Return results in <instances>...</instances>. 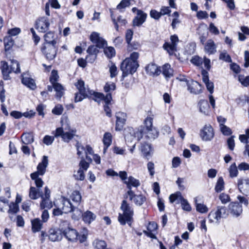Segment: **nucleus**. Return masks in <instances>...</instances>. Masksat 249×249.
<instances>
[{"label":"nucleus","instance_id":"a878e982","mask_svg":"<svg viewBox=\"0 0 249 249\" xmlns=\"http://www.w3.org/2000/svg\"><path fill=\"white\" fill-rule=\"evenodd\" d=\"M21 83L32 90L35 89L36 88L35 80L29 77L23 76L21 79Z\"/></svg>","mask_w":249,"mask_h":249},{"label":"nucleus","instance_id":"3c124183","mask_svg":"<svg viewBox=\"0 0 249 249\" xmlns=\"http://www.w3.org/2000/svg\"><path fill=\"white\" fill-rule=\"evenodd\" d=\"M59 76L57 73V71L55 70H53L51 72V75L50 77V82L53 85L55 83H57V81L58 79Z\"/></svg>","mask_w":249,"mask_h":249},{"label":"nucleus","instance_id":"de8ad7c7","mask_svg":"<svg viewBox=\"0 0 249 249\" xmlns=\"http://www.w3.org/2000/svg\"><path fill=\"white\" fill-rule=\"evenodd\" d=\"M93 244L96 249H106L107 248V244L104 240L96 239Z\"/></svg>","mask_w":249,"mask_h":249},{"label":"nucleus","instance_id":"a19ab883","mask_svg":"<svg viewBox=\"0 0 249 249\" xmlns=\"http://www.w3.org/2000/svg\"><path fill=\"white\" fill-rule=\"evenodd\" d=\"M42 201L40 203V208L44 209L46 208L51 209L53 207L52 202L50 200V198H44V196L41 197Z\"/></svg>","mask_w":249,"mask_h":249},{"label":"nucleus","instance_id":"052dcab7","mask_svg":"<svg viewBox=\"0 0 249 249\" xmlns=\"http://www.w3.org/2000/svg\"><path fill=\"white\" fill-rule=\"evenodd\" d=\"M219 199L222 204H225L231 201L230 196L225 193H221L219 196Z\"/></svg>","mask_w":249,"mask_h":249},{"label":"nucleus","instance_id":"a211bd4d","mask_svg":"<svg viewBox=\"0 0 249 249\" xmlns=\"http://www.w3.org/2000/svg\"><path fill=\"white\" fill-rule=\"evenodd\" d=\"M200 136L204 141H210L214 136L213 127L210 125H206L200 132Z\"/></svg>","mask_w":249,"mask_h":249},{"label":"nucleus","instance_id":"4be33fe9","mask_svg":"<svg viewBox=\"0 0 249 249\" xmlns=\"http://www.w3.org/2000/svg\"><path fill=\"white\" fill-rule=\"evenodd\" d=\"M116 130H121L123 129L126 120V114L123 112H119L116 114Z\"/></svg>","mask_w":249,"mask_h":249},{"label":"nucleus","instance_id":"412c9836","mask_svg":"<svg viewBox=\"0 0 249 249\" xmlns=\"http://www.w3.org/2000/svg\"><path fill=\"white\" fill-rule=\"evenodd\" d=\"M145 70L146 73L151 76H158L161 73L160 67L154 63H150L147 65L145 67Z\"/></svg>","mask_w":249,"mask_h":249},{"label":"nucleus","instance_id":"680f3d73","mask_svg":"<svg viewBox=\"0 0 249 249\" xmlns=\"http://www.w3.org/2000/svg\"><path fill=\"white\" fill-rule=\"evenodd\" d=\"M101 37L100 36V34L97 32H93L90 35V40L93 43L95 44Z\"/></svg>","mask_w":249,"mask_h":249},{"label":"nucleus","instance_id":"09e8293b","mask_svg":"<svg viewBox=\"0 0 249 249\" xmlns=\"http://www.w3.org/2000/svg\"><path fill=\"white\" fill-rule=\"evenodd\" d=\"M183 196L180 192H177L175 194H171L169 196L170 202L172 203L174 202L176 200H178L179 202L181 200V197Z\"/></svg>","mask_w":249,"mask_h":249},{"label":"nucleus","instance_id":"ddd939ff","mask_svg":"<svg viewBox=\"0 0 249 249\" xmlns=\"http://www.w3.org/2000/svg\"><path fill=\"white\" fill-rule=\"evenodd\" d=\"M49 164L48 157L43 156L41 161L37 166V171L32 174H36L37 175L42 176L46 171V168Z\"/></svg>","mask_w":249,"mask_h":249},{"label":"nucleus","instance_id":"9d476101","mask_svg":"<svg viewBox=\"0 0 249 249\" xmlns=\"http://www.w3.org/2000/svg\"><path fill=\"white\" fill-rule=\"evenodd\" d=\"M124 183L126 185V187L128 189L126 194L130 195L131 196L133 195L134 192L132 190V188H137L141 185L139 180L134 178L132 176H129L128 178L127 181H124Z\"/></svg>","mask_w":249,"mask_h":249},{"label":"nucleus","instance_id":"e433bc0d","mask_svg":"<svg viewBox=\"0 0 249 249\" xmlns=\"http://www.w3.org/2000/svg\"><path fill=\"white\" fill-rule=\"evenodd\" d=\"M21 141L25 144H28L34 142L33 135L31 133H23L21 137Z\"/></svg>","mask_w":249,"mask_h":249},{"label":"nucleus","instance_id":"f8f14e48","mask_svg":"<svg viewBox=\"0 0 249 249\" xmlns=\"http://www.w3.org/2000/svg\"><path fill=\"white\" fill-rule=\"evenodd\" d=\"M49 239L52 242L59 241L62 239V228L61 229H51L49 231Z\"/></svg>","mask_w":249,"mask_h":249},{"label":"nucleus","instance_id":"72a5a7b5","mask_svg":"<svg viewBox=\"0 0 249 249\" xmlns=\"http://www.w3.org/2000/svg\"><path fill=\"white\" fill-rule=\"evenodd\" d=\"M75 86L78 89L79 92L82 94L88 93L89 89H86L85 85V82L81 79L78 80V81L74 84Z\"/></svg>","mask_w":249,"mask_h":249},{"label":"nucleus","instance_id":"69168bd1","mask_svg":"<svg viewBox=\"0 0 249 249\" xmlns=\"http://www.w3.org/2000/svg\"><path fill=\"white\" fill-rule=\"evenodd\" d=\"M234 136H231L227 140V142L229 149L231 151L233 150L235 147V142L234 140Z\"/></svg>","mask_w":249,"mask_h":249},{"label":"nucleus","instance_id":"dca6fc26","mask_svg":"<svg viewBox=\"0 0 249 249\" xmlns=\"http://www.w3.org/2000/svg\"><path fill=\"white\" fill-rule=\"evenodd\" d=\"M129 197V199L130 201H133L134 203L137 206H142L146 201V197L142 194L137 195L133 192V194L131 196L130 195L125 194L124 196L125 198H127Z\"/></svg>","mask_w":249,"mask_h":249},{"label":"nucleus","instance_id":"7ed1b4c3","mask_svg":"<svg viewBox=\"0 0 249 249\" xmlns=\"http://www.w3.org/2000/svg\"><path fill=\"white\" fill-rule=\"evenodd\" d=\"M120 209L122 213H119L118 220L121 225L127 224L131 226L133 222L134 209L132 206L126 200L122 202Z\"/></svg>","mask_w":249,"mask_h":249},{"label":"nucleus","instance_id":"c85d7f7f","mask_svg":"<svg viewBox=\"0 0 249 249\" xmlns=\"http://www.w3.org/2000/svg\"><path fill=\"white\" fill-rule=\"evenodd\" d=\"M199 111L205 115H208L209 112L210 106L208 101L206 100H201L198 103Z\"/></svg>","mask_w":249,"mask_h":249},{"label":"nucleus","instance_id":"f704fd0d","mask_svg":"<svg viewBox=\"0 0 249 249\" xmlns=\"http://www.w3.org/2000/svg\"><path fill=\"white\" fill-rule=\"evenodd\" d=\"M5 51H9L14 44V41L12 36H6L3 39Z\"/></svg>","mask_w":249,"mask_h":249},{"label":"nucleus","instance_id":"4c0bfd02","mask_svg":"<svg viewBox=\"0 0 249 249\" xmlns=\"http://www.w3.org/2000/svg\"><path fill=\"white\" fill-rule=\"evenodd\" d=\"M154 128L153 126V118L150 117H147L144 120V126L141 127L138 132H144V130Z\"/></svg>","mask_w":249,"mask_h":249},{"label":"nucleus","instance_id":"4d7b16f0","mask_svg":"<svg viewBox=\"0 0 249 249\" xmlns=\"http://www.w3.org/2000/svg\"><path fill=\"white\" fill-rule=\"evenodd\" d=\"M63 109L64 108L61 105L57 104L53 109L52 112L54 115H60L62 113Z\"/></svg>","mask_w":249,"mask_h":249},{"label":"nucleus","instance_id":"864d4df0","mask_svg":"<svg viewBox=\"0 0 249 249\" xmlns=\"http://www.w3.org/2000/svg\"><path fill=\"white\" fill-rule=\"evenodd\" d=\"M238 80L244 86H249V76L245 77L243 75H239L238 76Z\"/></svg>","mask_w":249,"mask_h":249},{"label":"nucleus","instance_id":"423d86ee","mask_svg":"<svg viewBox=\"0 0 249 249\" xmlns=\"http://www.w3.org/2000/svg\"><path fill=\"white\" fill-rule=\"evenodd\" d=\"M58 48L56 44H42L40 50L46 59L51 61L56 57Z\"/></svg>","mask_w":249,"mask_h":249},{"label":"nucleus","instance_id":"7c9ffc66","mask_svg":"<svg viewBox=\"0 0 249 249\" xmlns=\"http://www.w3.org/2000/svg\"><path fill=\"white\" fill-rule=\"evenodd\" d=\"M71 199L74 203V205L76 206V208L79 205L82 199L81 195L78 191H74L71 194L70 196Z\"/></svg>","mask_w":249,"mask_h":249},{"label":"nucleus","instance_id":"8fccbe9b","mask_svg":"<svg viewBox=\"0 0 249 249\" xmlns=\"http://www.w3.org/2000/svg\"><path fill=\"white\" fill-rule=\"evenodd\" d=\"M87 52L88 54L97 56L99 53V50L97 47L94 45H92L88 47Z\"/></svg>","mask_w":249,"mask_h":249},{"label":"nucleus","instance_id":"bf43d9fd","mask_svg":"<svg viewBox=\"0 0 249 249\" xmlns=\"http://www.w3.org/2000/svg\"><path fill=\"white\" fill-rule=\"evenodd\" d=\"M219 59L222 60L226 62H231V58L229 54L226 52H223L220 53L219 55Z\"/></svg>","mask_w":249,"mask_h":249},{"label":"nucleus","instance_id":"58836bf2","mask_svg":"<svg viewBox=\"0 0 249 249\" xmlns=\"http://www.w3.org/2000/svg\"><path fill=\"white\" fill-rule=\"evenodd\" d=\"M39 176L37 175L36 174H31L30 175L31 179L35 181L36 187V188L41 189V188L43 186L44 182Z\"/></svg>","mask_w":249,"mask_h":249},{"label":"nucleus","instance_id":"f257e3e1","mask_svg":"<svg viewBox=\"0 0 249 249\" xmlns=\"http://www.w3.org/2000/svg\"><path fill=\"white\" fill-rule=\"evenodd\" d=\"M52 133L53 136L46 135L43 138V142L47 145H51L54 138L58 137H61L64 142L68 143L75 136L76 130L71 129L68 124H62L61 127H57Z\"/></svg>","mask_w":249,"mask_h":249},{"label":"nucleus","instance_id":"774afa93","mask_svg":"<svg viewBox=\"0 0 249 249\" xmlns=\"http://www.w3.org/2000/svg\"><path fill=\"white\" fill-rule=\"evenodd\" d=\"M191 62L192 63L197 66L201 65L203 63L202 58L198 56L193 57L191 60Z\"/></svg>","mask_w":249,"mask_h":249},{"label":"nucleus","instance_id":"5701e85b","mask_svg":"<svg viewBox=\"0 0 249 249\" xmlns=\"http://www.w3.org/2000/svg\"><path fill=\"white\" fill-rule=\"evenodd\" d=\"M45 42L43 44L57 45V37L53 32H48L44 35Z\"/></svg>","mask_w":249,"mask_h":249},{"label":"nucleus","instance_id":"2eb2a0df","mask_svg":"<svg viewBox=\"0 0 249 249\" xmlns=\"http://www.w3.org/2000/svg\"><path fill=\"white\" fill-rule=\"evenodd\" d=\"M147 15L142 10L138 11L137 15L132 20L134 27H140L145 21Z\"/></svg>","mask_w":249,"mask_h":249},{"label":"nucleus","instance_id":"c03bdc74","mask_svg":"<svg viewBox=\"0 0 249 249\" xmlns=\"http://www.w3.org/2000/svg\"><path fill=\"white\" fill-rule=\"evenodd\" d=\"M178 203H180L182 209L185 211L190 212L192 208L187 199H185L183 197H181V200Z\"/></svg>","mask_w":249,"mask_h":249},{"label":"nucleus","instance_id":"4468645a","mask_svg":"<svg viewBox=\"0 0 249 249\" xmlns=\"http://www.w3.org/2000/svg\"><path fill=\"white\" fill-rule=\"evenodd\" d=\"M140 149L143 157L149 160L153 154V149L151 144L146 142H141Z\"/></svg>","mask_w":249,"mask_h":249},{"label":"nucleus","instance_id":"e2e57ef3","mask_svg":"<svg viewBox=\"0 0 249 249\" xmlns=\"http://www.w3.org/2000/svg\"><path fill=\"white\" fill-rule=\"evenodd\" d=\"M116 89L115 84L113 83L111 84H109L108 83H106L104 87V91L106 92L109 93L111 91H113Z\"/></svg>","mask_w":249,"mask_h":249},{"label":"nucleus","instance_id":"6e6d98bb","mask_svg":"<svg viewBox=\"0 0 249 249\" xmlns=\"http://www.w3.org/2000/svg\"><path fill=\"white\" fill-rule=\"evenodd\" d=\"M79 166L80 169L83 170L84 171H86L89 166V163L86 161L84 159L83 157H82V160L79 162Z\"/></svg>","mask_w":249,"mask_h":249},{"label":"nucleus","instance_id":"393cba45","mask_svg":"<svg viewBox=\"0 0 249 249\" xmlns=\"http://www.w3.org/2000/svg\"><path fill=\"white\" fill-rule=\"evenodd\" d=\"M43 196L41 189L35 187L31 186L29 192V196L31 199L36 200Z\"/></svg>","mask_w":249,"mask_h":249},{"label":"nucleus","instance_id":"c756f323","mask_svg":"<svg viewBox=\"0 0 249 249\" xmlns=\"http://www.w3.org/2000/svg\"><path fill=\"white\" fill-rule=\"evenodd\" d=\"M103 142L104 145V153H105L112 142V135L109 132H106L103 137Z\"/></svg>","mask_w":249,"mask_h":249},{"label":"nucleus","instance_id":"0e129e2a","mask_svg":"<svg viewBox=\"0 0 249 249\" xmlns=\"http://www.w3.org/2000/svg\"><path fill=\"white\" fill-rule=\"evenodd\" d=\"M220 130L223 134L226 136H229L232 133L231 129L225 125H221Z\"/></svg>","mask_w":249,"mask_h":249},{"label":"nucleus","instance_id":"39448f33","mask_svg":"<svg viewBox=\"0 0 249 249\" xmlns=\"http://www.w3.org/2000/svg\"><path fill=\"white\" fill-rule=\"evenodd\" d=\"M229 215V210L224 206H218L215 211H212L208 215L210 222L219 223L221 218H226Z\"/></svg>","mask_w":249,"mask_h":249},{"label":"nucleus","instance_id":"1a4fd4ad","mask_svg":"<svg viewBox=\"0 0 249 249\" xmlns=\"http://www.w3.org/2000/svg\"><path fill=\"white\" fill-rule=\"evenodd\" d=\"M50 25L49 19L47 18L43 17L36 20V28L39 32L45 33L48 31Z\"/></svg>","mask_w":249,"mask_h":249},{"label":"nucleus","instance_id":"603ef678","mask_svg":"<svg viewBox=\"0 0 249 249\" xmlns=\"http://www.w3.org/2000/svg\"><path fill=\"white\" fill-rule=\"evenodd\" d=\"M73 177L76 180L83 181L85 177L84 171L79 169L77 172L74 174Z\"/></svg>","mask_w":249,"mask_h":249},{"label":"nucleus","instance_id":"338daca9","mask_svg":"<svg viewBox=\"0 0 249 249\" xmlns=\"http://www.w3.org/2000/svg\"><path fill=\"white\" fill-rule=\"evenodd\" d=\"M130 0H122L120 3L117 6V9H121L128 7L130 5Z\"/></svg>","mask_w":249,"mask_h":249},{"label":"nucleus","instance_id":"37998d69","mask_svg":"<svg viewBox=\"0 0 249 249\" xmlns=\"http://www.w3.org/2000/svg\"><path fill=\"white\" fill-rule=\"evenodd\" d=\"M89 94L93 95L94 97L93 99L97 102H100L102 100L103 98L104 97V94L103 93L95 92L93 90H90L88 91V95Z\"/></svg>","mask_w":249,"mask_h":249},{"label":"nucleus","instance_id":"f03ea898","mask_svg":"<svg viewBox=\"0 0 249 249\" xmlns=\"http://www.w3.org/2000/svg\"><path fill=\"white\" fill-rule=\"evenodd\" d=\"M139 53L133 52L128 57H126L121 63L120 70L122 71L121 80L129 74L133 75L139 67L138 58Z\"/></svg>","mask_w":249,"mask_h":249},{"label":"nucleus","instance_id":"b1692460","mask_svg":"<svg viewBox=\"0 0 249 249\" xmlns=\"http://www.w3.org/2000/svg\"><path fill=\"white\" fill-rule=\"evenodd\" d=\"M204 50L208 54H213L216 52V46L213 40H208L204 46Z\"/></svg>","mask_w":249,"mask_h":249},{"label":"nucleus","instance_id":"ea45409f","mask_svg":"<svg viewBox=\"0 0 249 249\" xmlns=\"http://www.w3.org/2000/svg\"><path fill=\"white\" fill-rule=\"evenodd\" d=\"M9 66L13 72L16 73H19L20 72L19 64L17 60L14 59L11 60Z\"/></svg>","mask_w":249,"mask_h":249},{"label":"nucleus","instance_id":"473e14b6","mask_svg":"<svg viewBox=\"0 0 249 249\" xmlns=\"http://www.w3.org/2000/svg\"><path fill=\"white\" fill-rule=\"evenodd\" d=\"M32 230L34 233H36L40 231L42 224L39 218H35L31 221Z\"/></svg>","mask_w":249,"mask_h":249},{"label":"nucleus","instance_id":"13d9d810","mask_svg":"<svg viewBox=\"0 0 249 249\" xmlns=\"http://www.w3.org/2000/svg\"><path fill=\"white\" fill-rule=\"evenodd\" d=\"M111 66L109 67V72L111 78L115 77L118 74L117 68L112 62H110Z\"/></svg>","mask_w":249,"mask_h":249},{"label":"nucleus","instance_id":"aec40b11","mask_svg":"<svg viewBox=\"0 0 249 249\" xmlns=\"http://www.w3.org/2000/svg\"><path fill=\"white\" fill-rule=\"evenodd\" d=\"M187 89L190 93L198 94L201 91V85L196 81L191 80L187 82Z\"/></svg>","mask_w":249,"mask_h":249},{"label":"nucleus","instance_id":"f3484780","mask_svg":"<svg viewBox=\"0 0 249 249\" xmlns=\"http://www.w3.org/2000/svg\"><path fill=\"white\" fill-rule=\"evenodd\" d=\"M238 188L242 194L249 195V178H239L237 182Z\"/></svg>","mask_w":249,"mask_h":249},{"label":"nucleus","instance_id":"5fc2aeb1","mask_svg":"<svg viewBox=\"0 0 249 249\" xmlns=\"http://www.w3.org/2000/svg\"><path fill=\"white\" fill-rule=\"evenodd\" d=\"M196 210L197 212L200 213H205L208 211V208L207 207L201 203H196Z\"/></svg>","mask_w":249,"mask_h":249},{"label":"nucleus","instance_id":"20e7f679","mask_svg":"<svg viewBox=\"0 0 249 249\" xmlns=\"http://www.w3.org/2000/svg\"><path fill=\"white\" fill-rule=\"evenodd\" d=\"M61 203L62 205L61 209L64 213H68L72 212H74L72 216V218L74 219H78L81 216L82 211L77 208H76V206L71 202L70 199L62 197Z\"/></svg>","mask_w":249,"mask_h":249},{"label":"nucleus","instance_id":"9b49d317","mask_svg":"<svg viewBox=\"0 0 249 249\" xmlns=\"http://www.w3.org/2000/svg\"><path fill=\"white\" fill-rule=\"evenodd\" d=\"M229 212H230L233 216L237 217L242 213L243 209L241 205L237 202H231L228 206Z\"/></svg>","mask_w":249,"mask_h":249},{"label":"nucleus","instance_id":"49530a36","mask_svg":"<svg viewBox=\"0 0 249 249\" xmlns=\"http://www.w3.org/2000/svg\"><path fill=\"white\" fill-rule=\"evenodd\" d=\"M224 189V181L222 177H219L215 186V191L217 193L221 192Z\"/></svg>","mask_w":249,"mask_h":249},{"label":"nucleus","instance_id":"6e6552de","mask_svg":"<svg viewBox=\"0 0 249 249\" xmlns=\"http://www.w3.org/2000/svg\"><path fill=\"white\" fill-rule=\"evenodd\" d=\"M138 140H140L143 136L149 140H154L158 138L159 132L157 129L154 127L144 130V132H138L137 133Z\"/></svg>","mask_w":249,"mask_h":249},{"label":"nucleus","instance_id":"bb28decb","mask_svg":"<svg viewBox=\"0 0 249 249\" xmlns=\"http://www.w3.org/2000/svg\"><path fill=\"white\" fill-rule=\"evenodd\" d=\"M174 70L171 68V65L166 63L162 67V73L166 79L173 76Z\"/></svg>","mask_w":249,"mask_h":249},{"label":"nucleus","instance_id":"79ce46f5","mask_svg":"<svg viewBox=\"0 0 249 249\" xmlns=\"http://www.w3.org/2000/svg\"><path fill=\"white\" fill-rule=\"evenodd\" d=\"M104 52L108 58H111L116 54L115 50L112 47L104 48Z\"/></svg>","mask_w":249,"mask_h":249},{"label":"nucleus","instance_id":"c9c22d12","mask_svg":"<svg viewBox=\"0 0 249 249\" xmlns=\"http://www.w3.org/2000/svg\"><path fill=\"white\" fill-rule=\"evenodd\" d=\"M52 85L53 86L54 90L56 91V98L60 99L64 94V88L63 86L58 83Z\"/></svg>","mask_w":249,"mask_h":249},{"label":"nucleus","instance_id":"6ab92c4d","mask_svg":"<svg viewBox=\"0 0 249 249\" xmlns=\"http://www.w3.org/2000/svg\"><path fill=\"white\" fill-rule=\"evenodd\" d=\"M9 65L5 61L0 62V69L2 74V78L4 80H9L11 79L10 74L13 72Z\"/></svg>","mask_w":249,"mask_h":249},{"label":"nucleus","instance_id":"0eeeda50","mask_svg":"<svg viewBox=\"0 0 249 249\" xmlns=\"http://www.w3.org/2000/svg\"><path fill=\"white\" fill-rule=\"evenodd\" d=\"M63 225L67 226L66 229L62 228L63 235L69 241L73 242L77 240L78 236V232L75 229L71 228L69 224L66 222H63Z\"/></svg>","mask_w":249,"mask_h":249},{"label":"nucleus","instance_id":"a18cd8bd","mask_svg":"<svg viewBox=\"0 0 249 249\" xmlns=\"http://www.w3.org/2000/svg\"><path fill=\"white\" fill-rule=\"evenodd\" d=\"M230 176L231 178H235L238 174V169L235 162L233 163L229 168Z\"/></svg>","mask_w":249,"mask_h":249},{"label":"nucleus","instance_id":"cd10ccee","mask_svg":"<svg viewBox=\"0 0 249 249\" xmlns=\"http://www.w3.org/2000/svg\"><path fill=\"white\" fill-rule=\"evenodd\" d=\"M83 220L86 223L90 224L96 218V215L89 211H87L84 213L81 214Z\"/></svg>","mask_w":249,"mask_h":249},{"label":"nucleus","instance_id":"2f4dec72","mask_svg":"<svg viewBox=\"0 0 249 249\" xmlns=\"http://www.w3.org/2000/svg\"><path fill=\"white\" fill-rule=\"evenodd\" d=\"M163 48L167 52L169 55H173L177 51V47L170 42H165L163 45Z\"/></svg>","mask_w":249,"mask_h":249}]
</instances>
